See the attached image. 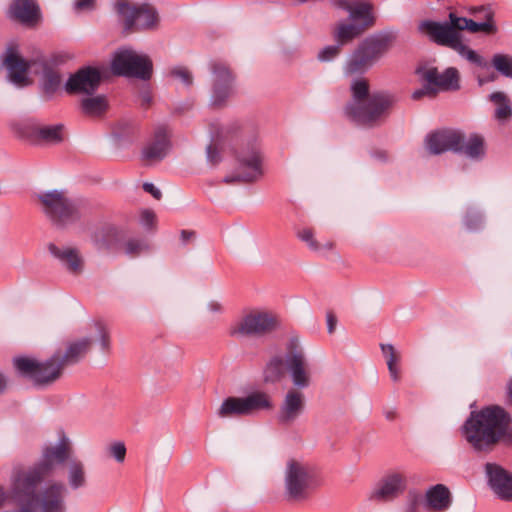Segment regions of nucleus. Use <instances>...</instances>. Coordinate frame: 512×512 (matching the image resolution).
Here are the masks:
<instances>
[{"label": "nucleus", "mask_w": 512, "mask_h": 512, "mask_svg": "<svg viewBox=\"0 0 512 512\" xmlns=\"http://www.w3.org/2000/svg\"><path fill=\"white\" fill-rule=\"evenodd\" d=\"M510 422V415L504 408L491 405L471 412L462 426V434L475 450L483 451L506 434Z\"/></svg>", "instance_id": "7ed1b4c3"}, {"label": "nucleus", "mask_w": 512, "mask_h": 512, "mask_svg": "<svg viewBox=\"0 0 512 512\" xmlns=\"http://www.w3.org/2000/svg\"><path fill=\"white\" fill-rule=\"evenodd\" d=\"M170 149L169 135L164 127L155 130L153 137L143 146L140 159L145 166L161 162Z\"/></svg>", "instance_id": "a211bd4d"}, {"label": "nucleus", "mask_w": 512, "mask_h": 512, "mask_svg": "<svg viewBox=\"0 0 512 512\" xmlns=\"http://www.w3.org/2000/svg\"><path fill=\"white\" fill-rule=\"evenodd\" d=\"M108 452L117 462L122 463L126 456L125 444L121 441L114 442L109 445Z\"/></svg>", "instance_id": "8fccbe9b"}, {"label": "nucleus", "mask_w": 512, "mask_h": 512, "mask_svg": "<svg viewBox=\"0 0 512 512\" xmlns=\"http://www.w3.org/2000/svg\"><path fill=\"white\" fill-rule=\"evenodd\" d=\"M491 63L501 75L512 78V56L500 53L494 54Z\"/></svg>", "instance_id": "a19ab883"}, {"label": "nucleus", "mask_w": 512, "mask_h": 512, "mask_svg": "<svg viewBox=\"0 0 512 512\" xmlns=\"http://www.w3.org/2000/svg\"><path fill=\"white\" fill-rule=\"evenodd\" d=\"M452 496L443 484L430 487L425 494L424 507L429 511L444 512L450 508Z\"/></svg>", "instance_id": "393cba45"}, {"label": "nucleus", "mask_w": 512, "mask_h": 512, "mask_svg": "<svg viewBox=\"0 0 512 512\" xmlns=\"http://www.w3.org/2000/svg\"><path fill=\"white\" fill-rule=\"evenodd\" d=\"M364 31V26H359L358 22H344L340 23L336 28L334 32V38L341 45H344L359 37Z\"/></svg>", "instance_id": "c9c22d12"}, {"label": "nucleus", "mask_w": 512, "mask_h": 512, "mask_svg": "<svg viewBox=\"0 0 512 512\" xmlns=\"http://www.w3.org/2000/svg\"><path fill=\"white\" fill-rule=\"evenodd\" d=\"M335 4L339 5L341 8H343L345 10V6L346 5H352V2L348 1V0H336L334 2Z\"/></svg>", "instance_id": "0e129e2a"}, {"label": "nucleus", "mask_w": 512, "mask_h": 512, "mask_svg": "<svg viewBox=\"0 0 512 512\" xmlns=\"http://www.w3.org/2000/svg\"><path fill=\"white\" fill-rule=\"evenodd\" d=\"M111 68L118 76L149 80L153 65L147 55L139 54L130 48H122L115 52Z\"/></svg>", "instance_id": "0eeeda50"}, {"label": "nucleus", "mask_w": 512, "mask_h": 512, "mask_svg": "<svg viewBox=\"0 0 512 512\" xmlns=\"http://www.w3.org/2000/svg\"><path fill=\"white\" fill-rule=\"evenodd\" d=\"M372 9V4L365 1H353L352 5L345 6L349 19L352 22H358L359 26H364L365 30L374 25L375 17Z\"/></svg>", "instance_id": "bb28decb"}, {"label": "nucleus", "mask_w": 512, "mask_h": 512, "mask_svg": "<svg viewBox=\"0 0 512 512\" xmlns=\"http://www.w3.org/2000/svg\"><path fill=\"white\" fill-rule=\"evenodd\" d=\"M193 236H194V232H189V231H186V230H183L181 232V238H182V241L184 243L187 242Z\"/></svg>", "instance_id": "e2e57ef3"}, {"label": "nucleus", "mask_w": 512, "mask_h": 512, "mask_svg": "<svg viewBox=\"0 0 512 512\" xmlns=\"http://www.w3.org/2000/svg\"><path fill=\"white\" fill-rule=\"evenodd\" d=\"M10 493L11 494H9L2 486H0V512H9L8 510H6V507L11 502L12 499L15 502H17L13 496L12 488L10 489ZM16 504L19 505L18 503ZM18 507L19 511L22 512L20 506Z\"/></svg>", "instance_id": "864d4df0"}, {"label": "nucleus", "mask_w": 512, "mask_h": 512, "mask_svg": "<svg viewBox=\"0 0 512 512\" xmlns=\"http://www.w3.org/2000/svg\"><path fill=\"white\" fill-rule=\"evenodd\" d=\"M91 339L88 337L70 343L64 354L59 353V361L63 367L77 363L89 350Z\"/></svg>", "instance_id": "c756f323"}, {"label": "nucleus", "mask_w": 512, "mask_h": 512, "mask_svg": "<svg viewBox=\"0 0 512 512\" xmlns=\"http://www.w3.org/2000/svg\"><path fill=\"white\" fill-rule=\"evenodd\" d=\"M285 362L287 373L293 385L289 390H303L308 389L313 382L310 363L303 351L299 348L294 341H291L288 346V351L285 354Z\"/></svg>", "instance_id": "9b49d317"}, {"label": "nucleus", "mask_w": 512, "mask_h": 512, "mask_svg": "<svg viewBox=\"0 0 512 512\" xmlns=\"http://www.w3.org/2000/svg\"><path fill=\"white\" fill-rule=\"evenodd\" d=\"M36 197L42 212L57 227H66L81 218L84 202L67 197L63 190L42 191Z\"/></svg>", "instance_id": "20e7f679"}, {"label": "nucleus", "mask_w": 512, "mask_h": 512, "mask_svg": "<svg viewBox=\"0 0 512 512\" xmlns=\"http://www.w3.org/2000/svg\"><path fill=\"white\" fill-rule=\"evenodd\" d=\"M2 59L3 65L7 70L9 82L17 87L27 86L30 82L27 77L30 64L18 54L16 47L13 45L8 46Z\"/></svg>", "instance_id": "6ab92c4d"}, {"label": "nucleus", "mask_w": 512, "mask_h": 512, "mask_svg": "<svg viewBox=\"0 0 512 512\" xmlns=\"http://www.w3.org/2000/svg\"><path fill=\"white\" fill-rule=\"evenodd\" d=\"M306 397L299 390H287L279 405L276 420L281 426H291L304 414Z\"/></svg>", "instance_id": "2eb2a0df"}, {"label": "nucleus", "mask_w": 512, "mask_h": 512, "mask_svg": "<svg viewBox=\"0 0 512 512\" xmlns=\"http://www.w3.org/2000/svg\"><path fill=\"white\" fill-rule=\"evenodd\" d=\"M485 473L492 491L500 499L512 501V473L496 463H486Z\"/></svg>", "instance_id": "412c9836"}, {"label": "nucleus", "mask_w": 512, "mask_h": 512, "mask_svg": "<svg viewBox=\"0 0 512 512\" xmlns=\"http://www.w3.org/2000/svg\"><path fill=\"white\" fill-rule=\"evenodd\" d=\"M70 439L62 435L54 445L43 448L41 460L28 470L19 472L12 480V493L22 512H67L68 490L62 482L44 481L58 465L73 459Z\"/></svg>", "instance_id": "f03ea898"}, {"label": "nucleus", "mask_w": 512, "mask_h": 512, "mask_svg": "<svg viewBox=\"0 0 512 512\" xmlns=\"http://www.w3.org/2000/svg\"><path fill=\"white\" fill-rule=\"evenodd\" d=\"M132 131L133 123L127 120H122L116 125L113 134L116 138L120 139L122 137L128 136L132 133Z\"/></svg>", "instance_id": "603ef678"}, {"label": "nucleus", "mask_w": 512, "mask_h": 512, "mask_svg": "<svg viewBox=\"0 0 512 512\" xmlns=\"http://www.w3.org/2000/svg\"><path fill=\"white\" fill-rule=\"evenodd\" d=\"M208 309L211 311V312H220L222 311V306L220 303L216 302V301H211L209 304H208Z\"/></svg>", "instance_id": "052dcab7"}, {"label": "nucleus", "mask_w": 512, "mask_h": 512, "mask_svg": "<svg viewBox=\"0 0 512 512\" xmlns=\"http://www.w3.org/2000/svg\"><path fill=\"white\" fill-rule=\"evenodd\" d=\"M396 40V33L383 30L363 39L343 64V75L351 78V97L344 106V115L357 125L374 126L385 118L397 102L388 91L370 92V85L363 74L384 57Z\"/></svg>", "instance_id": "f257e3e1"}, {"label": "nucleus", "mask_w": 512, "mask_h": 512, "mask_svg": "<svg viewBox=\"0 0 512 512\" xmlns=\"http://www.w3.org/2000/svg\"><path fill=\"white\" fill-rule=\"evenodd\" d=\"M456 153L463 154L472 161H482L486 156V144L483 136L471 133L466 137L463 133L462 141Z\"/></svg>", "instance_id": "a878e982"}, {"label": "nucleus", "mask_w": 512, "mask_h": 512, "mask_svg": "<svg viewBox=\"0 0 512 512\" xmlns=\"http://www.w3.org/2000/svg\"><path fill=\"white\" fill-rule=\"evenodd\" d=\"M118 235L117 227L105 224L92 233L91 239L98 250H108L117 243Z\"/></svg>", "instance_id": "2f4dec72"}, {"label": "nucleus", "mask_w": 512, "mask_h": 512, "mask_svg": "<svg viewBox=\"0 0 512 512\" xmlns=\"http://www.w3.org/2000/svg\"><path fill=\"white\" fill-rule=\"evenodd\" d=\"M417 74L425 84L412 93L414 100H419L424 96H435L439 91H457L460 89L459 72L454 67H449L442 73L434 67L419 68Z\"/></svg>", "instance_id": "423d86ee"}, {"label": "nucleus", "mask_w": 512, "mask_h": 512, "mask_svg": "<svg viewBox=\"0 0 512 512\" xmlns=\"http://www.w3.org/2000/svg\"><path fill=\"white\" fill-rule=\"evenodd\" d=\"M326 321H327V330L329 334L334 333L336 325H337V318L332 312H328L326 314Z\"/></svg>", "instance_id": "13d9d810"}, {"label": "nucleus", "mask_w": 512, "mask_h": 512, "mask_svg": "<svg viewBox=\"0 0 512 512\" xmlns=\"http://www.w3.org/2000/svg\"><path fill=\"white\" fill-rule=\"evenodd\" d=\"M463 132L457 129L444 128L431 132L425 138L427 150L434 155L442 154L446 151L454 153L459 149L462 141Z\"/></svg>", "instance_id": "f3484780"}, {"label": "nucleus", "mask_w": 512, "mask_h": 512, "mask_svg": "<svg viewBox=\"0 0 512 512\" xmlns=\"http://www.w3.org/2000/svg\"><path fill=\"white\" fill-rule=\"evenodd\" d=\"M405 488L404 477L392 473L384 477L370 495L371 500L386 501L397 496Z\"/></svg>", "instance_id": "b1692460"}, {"label": "nucleus", "mask_w": 512, "mask_h": 512, "mask_svg": "<svg viewBox=\"0 0 512 512\" xmlns=\"http://www.w3.org/2000/svg\"><path fill=\"white\" fill-rule=\"evenodd\" d=\"M64 125L40 126L36 144H59L64 140Z\"/></svg>", "instance_id": "e433bc0d"}, {"label": "nucleus", "mask_w": 512, "mask_h": 512, "mask_svg": "<svg viewBox=\"0 0 512 512\" xmlns=\"http://www.w3.org/2000/svg\"><path fill=\"white\" fill-rule=\"evenodd\" d=\"M210 69L212 72L210 104L213 107H222L233 94L234 77L223 63L213 62Z\"/></svg>", "instance_id": "4468645a"}, {"label": "nucleus", "mask_w": 512, "mask_h": 512, "mask_svg": "<svg viewBox=\"0 0 512 512\" xmlns=\"http://www.w3.org/2000/svg\"><path fill=\"white\" fill-rule=\"evenodd\" d=\"M80 107L82 112L86 115L99 116L106 111L108 103L106 97L103 95H87V97L81 99Z\"/></svg>", "instance_id": "f704fd0d"}, {"label": "nucleus", "mask_w": 512, "mask_h": 512, "mask_svg": "<svg viewBox=\"0 0 512 512\" xmlns=\"http://www.w3.org/2000/svg\"><path fill=\"white\" fill-rule=\"evenodd\" d=\"M6 16L12 21L23 25L33 26L40 22L42 15L36 0H12Z\"/></svg>", "instance_id": "4be33fe9"}, {"label": "nucleus", "mask_w": 512, "mask_h": 512, "mask_svg": "<svg viewBox=\"0 0 512 512\" xmlns=\"http://www.w3.org/2000/svg\"><path fill=\"white\" fill-rule=\"evenodd\" d=\"M463 223L467 230L477 231L483 227L484 217L478 210L470 207L465 213Z\"/></svg>", "instance_id": "c03bdc74"}, {"label": "nucleus", "mask_w": 512, "mask_h": 512, "mask_svg": "<svg viewBox=\"0 0 512 512\" xmlns=\"http://www.w3.org/2000/svg\"><path fill=\"white\" fill-rule=\"evenodd\" d=\"M13 365L19 375L32 380L36 386L53 383L60 377L64 368L59 361V352L46 361L18 356L13 359Z\"/></svg>", "instance_id": "39448f33"}, {"label": "nucleus", "mask_w": 512, "mask_h": 512, "mask_svg": "<svg viewBox=\"0 0 512 512\" xmlns=\"http://www.w3.org/2000/svg\"><path fill=\"white\" fill-rule=\"evenodd\" d=\"M124 251L130 257H136L150 251V244L146 239H129L124 244Z\"/></svg>", "instance_id": "37998d69"}, {"label": "nucleus", "mask_w": 512, "mask_h": 512, "mask_svg": "<svg viewBox=\"0 0 512 512\" xmlns=\"http://www.w3.org/2000/svg\"><path fill=\"white\" fill-rule=\"evenodd\" d=\"M170 75L179 80L184 86L190 87L193 84V75L185 67L176 66L171 69Z\"/></svg>", "instance_id": "de8ad7c7"}, {"label": "nucleus", "mask_w": 512, "mask_h": 512, "mask_svg": "<svg viewBox=\"0 0 512 512\" xmlns=\"http://www.w3.org/2000/svg\"><path fill=\"white\" fill-rule=\"evenodd\" d=\"M508 395L512 398V379L507 384Z\"/></svg>", "instance_id": "69168bd1"}, {"label": "nucleus", "mask_w": 512, "mask_h": 512, "mask_svg": "<svg viewBox=\"0 0 512 512\" xmlns=\"http://www.w3.org/2000/svg\"><path fill=\"white\" fill-rule=\"evenodd\" d=\"M341 45L337 42L334 45H328L318 52L317 59L320 62H329L334 60L341 52Z\"/></svg>", "instance_id": "49530a36"}, {"label": "nucleus", "mask_w": 512, "mask_h": 512, "mask_svg": "<svg viewBox=\"0 0 512 512\" xmlns=\"http://www.w3.org/2000/svg\"><path fill=\"white\" fill-rule=\"evenodd\" d=\"M40 124L35 119H23L11 124L13 131L22 139L36 144Z\"/></svg>", "instance_id": "72a5a7b5"}, {"label": "nucleus", "mask_w": 512, "mask_h": 512, "mask_svg": "<svg viewBox=\"0 0 512 512\" xmlns=\"http://www.w3.org/2000/svg\"><path fill=\"white\" fill-rule=\"evenodd\" d=\"M61 86V76L59 72L51 67H45L42 75V88L48 97H52Z\"/></svg>", "instance_id": "4c0bfd02"}, {"label": "nucleus", "mask_w": 512, "mask_h": 512, "mask_svg": "<svg viewBox=\"0 0 512 512\" xmlns=\"http://www.w3.org/2000/svg\"><path fill=\"white\" fill-rule=\"evenodd\" d=\"M115 10L123 23L126 32L132 30L154 29L158 23V14L154 7L148 4L132 5L127 0H118Z\"/></svg>", "instance_id": "1a4fd4ad"}, {"label": "nucleus", "mask_w": 512, "mask_h": 512, "mask_svg": "<svg viewBox=\"0 0 512 512\" xmlns=\"http://www.w3.org/2000/svg\"><path fill=\"white\" fill-rule=\"evenodd\" d=\"M469 20L470 19H468L466 17H460V16H457L456 13L450 12L448 23H449V25H451L453 27V29H455V31L459 32L462 30H467Z\"/></svg>", "instance_id": "3c124183"}, {"label": "nucleus", "mask_w": 512, "mask_h": 512, "mask_svg": "<svg viewBox=\"0 0 512 512\" xmlns=\"http://www.w3.org/2000/svg\"><path fill=\"white\" fill-rule=\"evenodd\" d=\"M155 213L151 210H143L140 214V223L145 229H152L155 225Z\"/></svg>", "instance_id": "5fc2aeb1"}, {"label": "nucleus", "mask_w": 512, "mask_h": 512, "mask_svg": "<svg viewBox=\"0 0 512 512\" xmlns=\"http://www.w3.org/2000/svg\"><path fill=\"white\" fill-rule=\"evenodd\" d=\"M489 100L495 105L494 118L499 123H506L512 118V104L506 93L502 91L493 92Z\"/></svg>", "instance_id": "473e14b6"}, {"label": "nucleus", "mask_w": 512, "mask_h": 512, "mask_svg": "<svg viewBox=\"0 0 512 512\" xmlns=\"http://www.w3.org/2000/svg\"><path fill=\"white\" fill-rule=\"evenodd\" d=\"M239 129V124L237 122H233L219 128L215 135L213 136L214 144H210L207 146V161L215 166L221 162L220 152L217 148V145L224 140L228 135L235 133Z\"/></svg>", "instance_id": "7c9ffc66"}, {"label": "nucleus", "mask_w": 512, "mask_h": 512, "mask_svg": "<svg viewBox=\"0 0 512 512\" xmlns=\"http://www.w3.org/2000/svg\"><path fill=\"white\" fill-rule=\"evenodd\" d=\"M284 480L287 495L295 500L306 498L314 486L311 467L293 459L287 462Z\"/></svg>", "instance_id": "f8f14e48"}, {"label": "nucleus", "mask_w": 512, "mask_h": 512, "mask_svg": "<svg viewBox=\"0 0 512 512\" xmlns=\"http://www.w3.org/2000/svg\"><path fill=\"white\" fill-rule=\"evenodd\" d=\"M7 387V378L6 376L0 371V394L5 391Z\"/></svg>", "instance_id": "680f3d73"}, {"label": "nucleus", "mask_w": 512, "mask_h": 512, "mask_svg": "<svg viewBox=\"0 0 512 512\" xmlns=\"http://www.w3.org/2000/svg\"><path fill=\"white\" fill-rule=\"evenodd\" d=\"M277 318L268 312L253 311L230 327L233 337L262 336L277 328Z\"/></svg>", "instance_id": "ddd939ff"}, {"label": "nucleus", "mask_w": 512, "mask_h": 512, "mask_svg": "<svg viewBox=\"0 0 512 512\" xmlns=\"http://www.w3.org/2000/svg\"><path fill=\"white\" fill-rule=\"evenodd\" d=\"M452 50L457 52L462 58L480 68H489L488 62L476 51L472 50L466 44H464L462 38L458 41Z\"/></svg>", "instance_id": "58836bf2"}, {"label": "nucleus", "mask_w": 512, "mask_h": 512, "mask_svg": "<svg viewBox=\"0 0 512 512\" xmlns=\"http://www.w3.org/2000/svg\"><path fill=\"white\" fill-rule=\"evenodd\" d=\"M418 29L420 32L427 34L436 44L451 49L462 38L460 32L455 31L448 22L424 20L419 23Z\"/></svg>", "instance_id": "aec40b11"}, {"label": "nucleus", "mask_w": 512, "mask_h": 512, "mask_svg": "<svg viewBox=\"0 0 512 512\" xmlns=\"http://www.w3.org/2000/svg\"><path fill=\"white\" fill-rule=\"evenodd\" d=\"M143 190L151 194L157 200H159L162 196L161 191L153 183L145 182L143 184Z\"/></svg>", "instance_id": "4d7b16f0"}, {"label": "nucleus", "mask_w": 512, "mask_h": 512, "mask_svg": "<svg viewBox=\"0 0 512 512\" xmlns=\"http://www.w3.org/2000/svg\"><path fill=\"white\" fill-rule=\"evenodd\" d=\"M51 255L58 260L61 267L72 275H78L83 271L84 260L80 251L71 246H58L53 243L48 245Z\"/></svg>", "instance_id": "5701e85b"}, {"label": "nucleus", "mask_w": 512, "mask_h": 512, "mask_svg": "<svg viewBox=\"0 0 512 512\" xmlns=\"http://www.w3.org/2000/svg\"><path fill=\"white\" fill-rule=\"evenodd\" d=\"M272 407L270 396L265 392L256 391L246 397L226 398L220 405L217 415L220 418L246 416L261 410H271Z\"/></svg>", "instance_id": "9d476101"}, {"label": "nucleus", "mask_w": 512, "mask_h": 512, "mask_svg": "<svg viewBox=\"0 0 512 512\" xmlns=\"http://www.w3.org/2000/svg\"><path fill=\"white\" fill-rule=\"evenodd\" d=\"M67 483L73 491L87 486L86 467L84 462L78 458L74 457L67 464Z\"/></svg>", "instance_id": "c85d7f7f"}, {"label": "nucleus", "mask_w": 512, "mask_h": 512, "mask_svg": "<svg viewBox=\"0 0 512 512\" xmlns=\"http://www.w3.org/2000/svg\"><path fill=\"white\" fill-rule=\"evenodd\" d=\"M478 83H479L480 86H482V85H484L485 83H488V82L486 81L485 77L479 76L478 77Z\"/></svg>", "instance_id": "774afa93"}, {"label": "nucleus", "mask_w": 512, "mask_h": 512, "mask_svg": "<svg viewBox=\"0 0 512 512\" xmlns=\"http://www.w3.org/2000/svg\"><path fill=\"white\" fill-rule=\"evenodd\" d=\"M101 79V73L97 68L83 67L68 78L65 90L69 94L93 95L98 89Z\"/></svg>", "instance_id": "dca6fc26"}, {"label": "nucleus", "mask_w": 512, "mask_h": 512, "mask_svg": "<svg viewBox=\"0 0 512 512\" xmlns=\"http://www.w3.org/2000/svg\"><path fill=\"white\" fill-rule=\"evenodd\" d=\"M299 239L307 244L312 251H319L321 245L315 240L311 229L305 228L297 233Z\"/></svg>", "instance_id": "09e8293b"}, {"label": "nucleus", "mask_w": 512, "mask_h": 512, "mask_svg": "<svg viewBox=\"0 0 512 512\" xmlns=\"http://www.w3.org/2000/svg\"><path fill=\"white\" fill-rule=\"evenodd\" d=\"M380 347H381L383 355L386 358V362H387V366H388V370H389V374H390L391 379L394 382L399 381V379H400L399 371H398V368L396 366L398 358L396 356L395 349H394L393 345H391V344H381Z\"/></svg>", "instance_id": "ea45409f"}, {"label": "nucleus", "mask_w": 512, "mask_h": 512, "mask_svg": "<svg viewBox=\"0 0 512 512\" xmlns=\"http://www.w3.org/2000/svg\"><path fill=\"white\" fill-rule=\"evenodd\" d=\"M95 327L101 351L103 353H109L111 349L110 331L108 330L106 325L101 321L96 322Z\"/></svg>", "instance_id": "a18cd8bd"}, {"label": "nucleus", "mask_w": 512, "mask_h": 512, "mask_svg": "<svg viewBox=\"0 0 512 512\" xmlns=\"http://www.w3.org/2000/svg\"><path fill=\"white\" fill-rule=\"evenodd\" d=\"M140 99H141L142 105H149L152 101V96H151L150 92L146 89V90L141 91Z\"/></svg>", "instance_id": "bf43d9fd"}, {"label": "nucleus", "mask_w": 512, "mask_h": 512, "mask_svg": "<svg viewBox=\"0 0 512 512\" xmlns=\"http://www.w3.org/2000/svg\"><path fill=\"white\" fill-rule=\"evenodd\" d=\"M96 0H74L73 10L77 13L95 9Z\"/></svg>", "instance_id": "6e6d98bb"}, {"label": "nucleus", "mask_w": 512, "mask_h": 512, "mask_svg": "<svg viewBox=\"0 0 512 512\" xmlns=\"http://www.w3.org/2000/svg\"><path fill=\"white\" fill-rule=\"evenodd\" d=\"M467 30L472 33L484 32L485 34H494L497 31V27L493 22L492 14L487 12L485 21L476 22L470 19Z\"/></svg>", "instance_id": "79ce46f5"}, {"label": "nucleus", "mask_w": 512, "mask_h": 512, "mask_svg": "<svg viewBox=\"0 0 512 512\" xmlns=\"http://www.w3.org/2000/svg\"><path fill=\"white\" fill-rule=\"evenodd\" d=\"M236 171L224 177L223 181L227 184L234 182L250 183L257 181L263 175V156L259 145L256 142L249 143L237 154Z\"/></svg>", "instance_id": "6e6552de"}, {"label": "nucleus", "mask_w": 512, "mask_h": 512, "mask_svg": "<svg viewBox=\"0 0 512 512\" xmlns=\"http://www.w3.org/2000/svg\"><path fill=\"white\" fill-rule=\"evenodd\" d=\"M485 79L487 82L495 81L496 75L494 73H491L490 75L486 76Z\"/></svg>", "instance_id": "338daca9"}, {"label": "nucleus", "mask_w": 512, "mask_h": 512, "mask_svg": "<svg viewBox=\"0 0 512 512\" xmlns=\"http://www.w3.org/2000/svg\"><path fill=\"white\" fill-rule=\"evenodd\" d=\"M286 373L285 356H272L263 368V381L266 384H278L285 378Z\"/></svg>", "instance_id": "cd10ccee"}]
</instances>
